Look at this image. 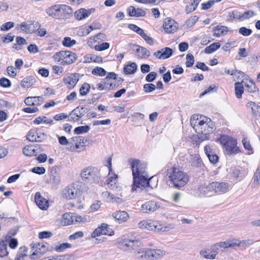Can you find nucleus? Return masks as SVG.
I'll list each match as a JSON object with an SVG mask.
<instances>
[{
    "mask_svg": "<svg viewBox=\"0 0 260 260\" xmlns=\"http://www.w3.org/2000/svg\"><path fill=\"white\" fill-rule=\"evenodd\" d=\"M46 15L55 19L66 20L73 14L71 7L64 4H54L47 7L45 11Z\"/></svg>",
    "mask_w": 260,
    "mask_h": 260,
    "instance_id": "f257e3e1",
    "label": "nucleus"
},
{
    "mask_svg": "<svg viewBox=\"0 0 260 260\" xmlns=\"http://www.w3.org/2000/svg\"><path fill=\"white\" fill-rule=\"evenodd\" d=\"M166 174L173 186L177 189L184 187L189 180L188 175L176 167L168 168Z\"/></svg>",
    "mask_w": 260,
    "mask_h": 260,
    "instance_id": "f03ea898",
    "label": "nucleus"
},
{
    "mask_svg": "<svg viewBox=\"0 0 260 260\" xmlns=\"http://www.w3.org/2000/svg\"><path fill=\"white\" fill-rule=\"evenodd\" d=\"M138 226L142 230H147L154 232H168L175 228L173 223H164L158 220H143L140 221Z\"/></svg>",
    "mask_w": 260,
    "mask_h": 260,
    "instance_id": "7ed1b4c3",
    "label": "nucleus"
},
{
    "mask_svg": "<svg viewBox=\"0 0 260 260\" xmlns=\"http://www.w3.org/2000/svg\"><path fill=\"white\" fill-rule=\"evenodd\" d=\"M216 142H218L222 145L223 150L228 155H235L240 152L241 150L237 146L236 139L228 135H222L218 137Z\"/></svg>",
    "mask_w": 260,
    "mask_h": 260,
    "instance_id": "20e7f679",
    "label": "nucleus"
},
{
    "mask_svg": "<svg viewBox=\"0 0 260 260\" xmlns=\"http://www.w3.org/2000/svg\"><path fill=\"white\" fill-rule=\"evenodd\" d=\"M190 125L194 130H208L214 127V122L209 118L202 115L195 114L190 119Z\"/></svg>",
    "mask_w": 260,
    "mask_h": 260,
    "instance_id": "39448f33",
    "label": "nucleus"
},
{
    "mask_svg": "<svg viewBox=\"0 0 260 260\" xmlns=\"http://www.w3.org/2000/svg\"><path fill=\"white\" fill-rule=\"evenodd\" d=\"M85 189V183L76 181L66 187L62 191V196L67 200L74 199L80 196Z\"/></svg>",
    "mask_w": 260,
    "mask_h": 260,
    "instance_id": "423d86ee",
    "label": "nucleus"
},
{
    "mask_svg": "<svg viewBox=\"0 0 260 260\" xmlns=\"http://www.w3.org/2000/svg\"><path fill=\"white\" fill-rule=\"evenodd\" d=\"M80 176L85 181L100 183L103 182V177L99 170L95 167H87L81 172Z\"/></svg>",
    "mask_w": 260,
    "mask_h": 260,
    "instance_id": "0eeeda50",
    "label": "nucleus"
},
{
    "mask_svg": "<svg viewBox=\"0 0 260 260\" xmlns=\"http://www.w3.org/2000/svg\"><path fill=\"white\" fill-rule=\"evenodd\" d=\"M166 254L165 251L159 249H140L137 252V258L139 259H148L149 260H158Z\"/></svg>",
    "mask_w": 260,
    "mask_h": 260,
    "instance_id": "6e6552de",
    "label": "nucleus"
},
{
    "mask_svg": "<svg viewBox=\"0 0 260 260\" xmlns=\"http://www.w3.org/2000/svg\"><path fill=\"white\" fill-rule=\"evenodd\" d=\"M55 62L62 66L71 64L77 59L75 53L69 51H61L56 53L53 56Z\"/></svg>",
    "mask_w": 260,
    "mask_h": 260,
    "instance_id": "1a4fd4ad",
    "label": "nucleus"
},
{
    "mask_svg": "<svg viewBox=\"0 0 260 260\" xmlns=\"http://www.w3.org/2000/svg\"><path fill=\"white\" fill-rule=\"evenodd\" d=\"M116 78L117 75L115 73H109L105 78L96 84L95 88L100 91L113 89L118 86L116 83Z\"/></svg>",
    "mask_w": 260,
    "mask_h": 260,
    "instance_id": "9d476101",
    "label": "nucleus"
},
{
    "mask_svg": "<svg viewBox=\"0 0 260 260\" xmlns=\"http://www.w3.org/2000/svg\"><path fill=\"white\" fill-rule=\"evenodd\" d=\"M253 241L251 240H246L240 241L238 239H229L225 241L216 243V245L219 246V247L224 249L229 248H234L236 246L245 248L251 245Z\"/></svg>",
    "mask_w": 260,
    "mask_h": 260,
    "instance_id": "9b49d317",
    "label": "nucleus"
},
{
    "mask_svg": "<svg viewBox=\"0 0 260 260\" xmlns=\"http://www.w3.org/2000/svg\"><path fill=\"white\" fill-rule=\"evenodd\" d=\"M153 178V177H150L147 174L133 177V184L132 191H137L141 187L150 186L149 182Z\"/></svg>",
    "mask_w": 260,
    "mask_h": 260,
    "instance_id": "f8f14e48",
    "label": "nucleus"
},
{
    "mask_svg": "<svg viewBox=\"0 0 260 260\" xmlns=\"http://www.w3.org/2000/svg\"><path fill=\"white\" fill-rule=\"evenodd\" d=\"M39 26V23L38 21L23 22L19 24H17L16 29L25 34H32L36 31Z\"/></svg>",
    "mask_w": 260,
    "mask_h": 260,
    "instance_id": "ddd939ff",
    "label": "nucleus"
},
{
    "mask_svg": "<svg viewBox=\"0 0 260 260\" xmlns=\"http://www.w3.org/2000/svg\"><path fill=\"white\" fill-rule=\"evenodd\" d=\"M86 139L82 136H75L70 139V146L67 149L71 151H76L78 149L85 146Z\"/></svg>",
    "mask_w": 260,
    "mask_h": 260,
    "instance_id": "4468645a",
    "label": "nucleus"
},
{
    "mask_svg": "<svg viewBox=\"0 0 260 260\" xmlns=\"http://www.w3.org/2000/svg\"><path fill=\"white\" fill-rule=\"evenodd\" d=\"M131 167L133 177L147 174L146 172V164L144 162H141L139 160H133L131 164Z\"/></svg>",
    "mask_w": 260,
    "mask_h": 260,
    "instance_id": "2eb2a0df",
    "label": "nucleus"
},
{
    "mask_svg": "<svg viewBox=\"0 0 260 260\" xmlns=\"http://www.w3.org/2000/svg\"><path fill=\"white\" fill-rule=\"evenodd\" d=\"M139 243V242L137 240L124 239L118 242L117 246L122 250L128 251L135 249Z\"/></svg>",
    "mask_w": 260,
    "mask_h": 260,
    "instance_id": "dca6fc26",
    "label": "nucleus"
},
{
    "mask_svg": "<svg viewBox=\"0 0 260 260\" xmlns=\"http://www.w3.org/2000/svg\"><path fill=\"white\" fill-rule=\"evenodd\" d=\"M163 26L165 31L168 34L176 32L178 28V23L170 18H167L164 20Z\"/></svg>",
    "mask_w": 260,
    "mask_h": 260,
    "instance_id": "f3484780",
    "label": "nucleus"
},
{
    "mask_svg": "<svg viewBox=\"0 0 260 260\" xmlns=\"http://www.w3.org/2000/svg\"><path fill=\"white\" fill-rule=\"evenodd\" d=\"M211 183L213 191L215 193H225L231 188L227 182H212Z\"/></svg>",
    "mask_w": 260,
    "mask_h": 260,
    "instance_id": "a211bd4d",
    "label": "nucleus"
},
{
    "mask_svg": "<svg viewBox=\"0 0 260 260\" xmlns=\"http://www.w3.org/2000/svg\"><path fill=\"white\" fill-rule=\"evenodd\" d=\"M238 73L242 77H245L244 79H245L246 81H242V83L247 88V90L249 92L255 93L258 91V89L255 86V83L252 80L250 79L248 76H245L244 73L241 71L238 72Z\"/></svg>",
    "mask_w": 260,
    "mask_h": 260,
    "instance_id": "6ab92c4d",
    "label": "nucleus"
},
{
    "mask_svg": "<svg viewBox=\"0 0 260 260\" xmlns=\"http://www.w3.org/2000/svg\"><path fill=\"white\" fill-rule=\"evenodd\" d=\"M159 207L156 202L149 201L142 205L140 210L144 213H151L156 211Z\"/></svg>",
    "mask_w": 260,
    "mask_h": 260,
    "instance_id": "aec40b11",
    "label": "nucleus"
},
{
    "mask_svg": "<svg viewBox=\"0 0 260 260\" xmlns=\"http://www.w3.org/2000/svg\"><path fill=\"white\" fill-rule=\"evenodd\" d=\"M173 53V50L171 48L165 47L154 52L153 55L158 59H165L171 56Z\"/></svg>",
    "mask_w": 260,
    "mask_h": 260,
    "instance_id": "412c9836",
    "label": "nucleus"
},
{
    "mask_svg": "<svg viewBox=\"0 0 260 260\" xmlns=\"http://www.w3.org/2000/svg\"><path fill=\"white\" fill-rule=\"evenodd\" d=\"M79 80L78 74H70L64 78L63 81L69 88H73Z\"/></svg>",
    "mask_w": 260,
    "mask_h": 260,
    "instance_id": "4be33fe9",
    "label": "nucleus"
},
{
    "mask_svg": "<svg viewBox=\"0 0 260 260\" xmlns=\"http://www.w3.org/2000/svg\"><path fill=\"white\" fill-rule=\"evenodd\" d=\"M26 139L30 142H41L44 139V134L41 131H29Z\"/></svg>",
    "mask_w": 260,
    "mask_h": 260,
    "instance_id": "5701e85b",
    "label": "nucleus"
},
{
    "mask_svg": "<svg viewBox=\"0 0 260 260\" xmlns=\"http://www.w3.org/2000/svg\"><path fill=\"white\" fill-rule=\"evenodd\" d=\"M212 192L213 191L212 188V183H210L208 184H203L199 185L196 193L200 197H205Z\"/></svg>",
    "mask_w": 260,
    "mask_h": 260,
    "instance_id": "b1692460",
    "label": "nucleus"
},
{
    "mask_svg": "<svg viewBox=\"0 0 260 260\" xmlns=\"http://www.w3.org/2000/svg\"><path fill=\"white\" fill-rule=\"evenodd\" d=\"M94 11V9H93L86 10L84 8H81L75 12L74 15L76 19L81 20L87 18Z\"/></svg>",
    "mask_w": 260,
    "mask_h": 260,
    "instance_id": "393cba45",
    "label": "nucleus"
},
{
    "mask_svg": "<svg viewBox=\"0 0 260 260\" xmlns=\"http://www.w3.org/2000/svg\"><path fill=\"white\" fill-rule=\"evenodd\" d=\"M35 200L38 206L42 210L46 209L49 206L48 201L41 196L40 192L36 193Z\"/></svg>",
    "mask_w": 260,
    "mask_h": 260,
    "instance_id": "a878e982",
    "label": "nucleus"
},
{
    "mask_svg": "<svg viewBox=\"0 0 260 260\" xmlns=\"http://www.w3.org/2000/svg\"><path fill=\"white\" fill-rule=\"evenodd\" d=\"M112 216L119 223L126 221L129 218L128 213L124 211H117L113 213Z\"/></svg>",
    "mask_w": 260,
    "mask_h": 260,
    "instance_id": "bb28decb",
    "label": "nucleus"
},
{
    "mask_svg": "<svg viewBox=\"0 0 260 260\" xmlns=\"http://www.w3.org/2000/svg\"><path fill=\"white\" fill-rule=\"evenodd\" d=\"M127 12L131 17H142L146 14L145 11L140 8H135L134 6H130L127 9Z\"/></svg>",
    "mask_w": 260,
    "mask_h": 260,
    "instance_id": "cd10ccee",
    "label": "nucleus"
},
{
    "mask_svg": "<svg viewBox=\"0 0 260 260\" xmlns=\"http://www.w3.org/2000/svg\"><path fill=\"white\" fill-rule=\"evenodd\" d=\"M201 132V133H197V134L193 135L190 138L192 141L196 142L197 144H199L201 142L209 139V134L208 133H204L203 131Z\"/></svg>",
    "mask_w": 260,
    "mask_h": 260,
    "instance_id": "c85d7f7f",
    "label": "nucleus"
},
{
    "mask_svg": "<svg viewBox=\"0 0 260 260\" xmlns=\"http://www.w3.org/2000/svg\"><path fill=\"white\" fill-rule=\"evenodd\" d=\"M91 61L99 63L102 61V58L92 54H88L84 56L83 61L84 63H89Z\"/></svg>",
    "mask_w": 260,
    "mask_h": 260,
    "instance_id": "c756f323",
    "label": "nucleus"
},
{
    "mask_svg": "<svg viewBox=\"0 0 260 260\" xmlns=\"http://www.w3.org/2000/svg\"><path fill=\"white\" fill-rule=\"evenodd\" d=\"M228 28L225 26L218 25L213 29V35L216 37L225 35L228 32Z\"/></svg>",
    "mask_w": 260,
    "mask_h": 260,
    "instance_id": "7c9ffc66",
    "label": "nucleus"
},
{
    "mask_svg": "<svg viewBox=\"0 0 260 260\" xmlns=\"http://www.w3.org/2000/svg\"><path fill=\"white\" fill-rule=\"evenodd\" d=\"M137 70V65L135 62H129L123 68V72L126 75L134 74Z\"/></svg>",
    "mask_w": 260,
    "mask_h": 260,
    "instance_id": "2f4dec72",
    "label": "nucleus"
},
{
    "mask_svg": "<svg viewBox=\"0 0 260 260\" xmlns=\"http://www.w3.org/2000/svg\"><path fill=\"white\" fill-rule=\"evenodd\" d=\"M53 123L52 119L47 118L46 116H39L34 120V123L36 124L51 125Z\"/></svg>",
    "mask_w": 260,
    "mask_h": 260,
    "instance_id": "473e14b6",
    "label": "nucleus"
},
{
    "mask_svg": "<svg viewBox=\"0 0 260 260\" xmlns=\"http://www.w3.org/2000/svg\"><path fill=\"white\" fill-rule=\"evenodd\" d=\"M246 107L251 109L253 115L255 116H260V106L253 102H248Z\"/></svg>",
    "mask_w": 260,
    "mask_h": 260,
    "instance_id": "72a5a7b5",
    "label": "nucleus"
},
{
    "mask_svg": "<svg viewBox=\"0 0 260 260\" xmlns=\"http://www.w3.org/2000/svg\"><path fill=\"white\" fill-rule=\"evenodd\" d=\"M254 15V12L252 10H248L244 12H240L237 13L236 17H237V19L240 21H243L251 18Z\"/></svg>",
    "mask_w": 260,
    "mask_h": 260,
    "instance_id": "f704fd0d",
    "label": "nucleus"
},
{
    "mask_svg": "<svg viewBox=\"0 0 260 260\" xmlns=\"http://www.w3.org/2000/svg\"><path fill=\"white\" fill-rule=\"evenodd\" d=\"M102 195L104 197L106 198V200L107 202H116V203H121L122 202V200L118 197L115 196L114 194L110 193L108 191H105L102 193Z\"/></svg>",
    "mask_w": 260,
    "mask_h": 260,
    "instance_id": "c9c22d12",
    "label": "nucleus"
},
{
    "mask_svg": "<svg viewBox=\"0 0 260 260\" xmlns=\"http://www.w3.org/2000/svg\"><path fill=\"white\" fill-rule=\"evenodd\" d=\"M73 213H66L62 215L61 222L64 225H68L74 224Z\"/></svg>",
    "mask_w": 260,
    "mask_h": 260,
    "instance_id": "e433bc0d",
    "label": "nucleus"
},
{
    "mask_svg": "<svg viewBox=\"0 0 260 260\" xmlns=\"http://www.w3.org/2000/svg\"><path fill=\"white\" fill-rule=\"evenodd\" d=\"M235 94L238 99H240L244 92L243 83L241 82H236L235 84Z\"/></svg>",
    "mask_w": 260,
    "mask_h": 260,
    "instance_id": "4c0bfd02",
    "label": "nucleus"
},
{
    "mask_svg": "<svg viewBox=\"0 0 260 260\" xmlns=\"http://www.w3.org/2000/svg\"><path fill=\"white\" fill-rule=\"evenodd\" d=\"M35 83V79L31 77H27L24 78L21 82V85L24 88H28L32 85Z\"/></svg>",
    "mask_w": 260,
    "mask_h": 260,
    "instance_id": "58836bf2",
    "label": "nucleus"
},
{
    "mask_svg": "<svg viewBox=\"0 0 260 260\" xmlns=\"http://www.w3.org/2000/svg\"><path fill=\"white\" fill-rule=\"evenodd\" d=\"M137 48L136 51L138 53V56L140 58H146L150 55V52L146 48L141 47L137 46Z\"/></svg>",
    "mask_w": 260,
    "mask_h": 260,
    "instance_id": "ea45409f",
    "label": "nucleus"
},
{
    "mask_svg": "<svg viewBox=\"0 0 260 260\" xmlns=\"http://www.w3.org/2000/svg\"><path fill=\"white\" fill-rule=\"evenodd\" d=\"M107 184L111 190L116 192H119L121 190V187L117 183V181H112L111 180H107Z\"/></svg>",
    "mask_w": 260,
    "mask_h": 260,
    "instance_id": "a19ab883",
    "label": "nucleus"
},
{
    "mask_svg": "<svg viewBox=\"0 0 260 260\" xmlns=\"http://www.w3.org/2000/svg\"><path fill=\"white\" fill-rule=\"evenodd\" d=\"M86 113V109L84 107H77L75 109H74L72 113H71V115H75L77 117H81L83 116Z\"/></svg>",
    "mask_w": 260,
    "mask_h": 260,
    "instance_id": "79ce46f5",
    "label": "nucleus"
},
{
    "mask_svg": "<svg viewBox=\"0 0 260 260\" xmlns=\"http://www.w3.org/2000/svg\"><path fill=\"white\" fill-rule=\"evenodd\" d=\"M200 2L198 0H193L190 4L186 6L185 11L186 13H190L194 11Z\"/></svg>",
    "mask_w": 260,
    "mask_h": 260,
    "instance_id": "37998d69",
    "label": "nucleus"
},
{
    "mask_svg": "<svg viewBox=\"0 0 260 260\" xmlns=\"http://www.w3.org/2000/svg\"><path fill=\"white\" fill-rule=\"evenodd\" d=\"M219 43H213L205 49V52L207 54H210L219 48Z\"/></svg>",
    "mask_w": 260,
    "mask_h": 260,
    "instance_id": "c03bdc74",
    "label": "nucleus"
},
{
    "mask_svg": "<svg viewBox=\"0 0 260 260\" xmlns=\"http://www.w3.org/2000/svg\"><path fill=\"white\" fill-rule=\"evenodd\" d=\"M8 254L7 242L4 240L0 241V257H4Z\"/></svg>",
    "mask_w": 260,
    "mask_h": 260,
    "instance_id": "a18cd8bd",
    "label": "nucleus"
},
{
    "mask_svg": "<svg viewBox=\"0 0 260 260\" xmlns=\"http://www.w3.org/2000/svg\"><path fill=\"white\" fill-rule=\"evenodd\" d=\"M27 249L25 247H21L17 254L15 260H24V257L26 256Z\"/></svg>",
    "mask_w": 260,
    "mask_h": 260,
    "instance_id": "49530a36",
    "label": "nucleus"
},
{
    "mask_svg": "<svg viewBox=\"0 0 260 260\" xmlns=\"http://www.w3.org/2000/svg\"><path fill=\"white\" fill-rule=\"evenodd\" d=\"M23 153L28 156L36 155L35 150L33 146H26L23 149Z\"/></svg>",
    "mask_w": 260,
    "mask_h": 260,
    "instance_id": "de8ad7c7",
    "label": "nucleus"
},
{
    "mask_svg": "<svg viewBox=\"0 0 260 260\" xmlns=\"http://www.w3.org/2000/svg\"><path fill=\"white\" fill-rule=\"evenodd\" d=\"M199 17L197 16H193L187 19L184 24V26L186 28H190L198 20Z\"/></svg>",
    "mask_w": 260,
    "mask_h": 260,
    "instance_id": "09e8293b",
    "label": "nucleus"
},
{
    "mask_svg": "<svg viewBox=\"0 0 260 260\" xmlns=\"http://www.w3.org/2000/svg\"><path fill=\"white\" fill-rule=\"evenodd\" d=\"M200 255L207 259H214L215 252L212 253L211 251H209L207 250H202L200 251Z\"/></svg>",
    "mask_w": 260,
    "mask_h": 260,
    "instance_id": "8fccbe9b",
    "label": "nucleus"
},
{
    "mask_svg": "<svg viewBox=\"0 0 260 260\" xmlns=\"http://www.w3.org/2000/svg\"><path fill=\"white\" fill-rule=\"evenodd\" d=\"M102 228H103V235L112 236L114 234V232L109 228L107 224L102 223Z\"/></svg>",
    "mask_w": 260,
    "mask_h": 260,
    "instance_id": "3c124183",
    "label": "nucleus"
},
{
    "mask_svg": "<svg viewBox=\"0 0 260 260\" xmlns=\"http://www.w3.org/2000/svg\"><path fill=\"white\" fill-rule=\"evenodd\" d=\"M242 142L244 148L247 150L250 151V152L249 154L253 153V149L250 143V141L247 139V138H243Z\"/></svg>",
    "mask_w": 260,
    "mask_h": 260,
    "instance_id": "603ef678",
    "label": "nucleus"
},
{
    "mask_svg": "<svg viewBox=\"0 0 260 260\" xmlns=\"http://www.w3.org/2000/svg\"><path fill=\"white\" fill-rule=\"evenodd\" d=\"M76 43V41L74 39H71L70 37H65L62 41V45L68 47L73 46Z\"/></svg>",
    "mask_w": 260,
    "mask_h": 260,
    "instance_id": "864d4df0",
    "label": "nucleus"
},
{
    "mask_svg": "<svg viewBox=\"0 0 260 260\" xmlns=\"http://www.w3.org/2000/svg\"><path fill=\"white\" fill-rule=\"evenodd\" d=\"M90 86L87 83H84L79 89L80 94L81 95H86L90 90Z\"/></svg>",
    "mask_w": 260,
    "mask_h": 260,
    "instance_id": "5fc2aeb1",
    "label": "nucleus"
},
{
    "mask_svg": "<svg viewBox=\"0 0 260 260\" xmlns=\"http://www.w3.org/2000/svg\"><path fill=\"white\" fill-rule=\"evenodd\" d=\"M14 26V23L13 22H7L3 24L1 27L0 29L2 31H8Z\"/></svg>",
    "mask_w": 260,
    "mask_h": 260,
    "instance_id": "6e6d98bb",
    "label": "nucleus"
},
{
    "mask_svg": "<svg viewBox=\"0 0 260 260\" xmlns=\"http://www.w3.org/2000/svg\"><path fill=\"white\" fill-rule=\"evenodd\" d=\"M92 73L93 75H99L100 76H104L106 75V71L102 68L96 67L92 71Z\"/></svg>",
    "mask_w": 260,
    "mask_h": 260,
    "instance_id": "4d7b16f0",
    "label": "nucleus"
},
{
    "mask_svg": "<svg viewBox=\"0 0 260 260\" xmlns=\"http://www.w3.org/2000/svg\"><path fill=\"white\" fill-rule=\"evenodd\" d=\"M260 180V168H258L253 176V182L252 184V186L254 187L255 185H257L259 184V181Z\"/></svg>",
    "mask_w": 260,
    "mask_h": 260,
    "instance_id": "13d9d810",
    "label": "nucleus"
},
{
    "mask_svg": "<svg viewBox=\"0 0 260 260\" xmlns=\"http://www.w3.org/2000/svg\"><path fill=\"white\" fill-rule=\"evenodd\" d=\"M110 47L109 43L105 42L101 44L95 45L94 46V49L95 50L98 51H103L106 49H108Z\"/></svg>",
    "mask_w": 260,
    "mask_h": 260,
    "instance_id": "bf43d9fd",
    "label": "nucleus"
},
{
    "mask_svg": "<svg viewBox=\"0 0 260 260\" xmlns=\"http://www.w3.org/2000/svg\"><path fill=\"white\" fill-rule=\"evenodd\" d=\"M89 33L90 31L87 26H85L80 28L77 32L78 35L82 37L87 36Z\"/></svg>",
    "mask_w": 260,
    "mask_h": 260,
    "instance_id": "052dcab7",
    "label": "nucleus"
},
{
    "mask_svg": "<svg viewBox=\"0 0 260 260\" xmlns=\"http://www.w3.org/2000/svg\"><path fill=\"white\" fill-rule=\"evenodd\" d=\"M71 247V245L68 243H63L60 244L59 246H56L55 250L57 252H62L65 249Z\"/></svg>",
    "mask_w": 260,
    "mask_h": 260,
    "instance_id": "680f3d73",
    "label": "nucleus"
},
{
    "mask_svg": "<svg viewBox=\"0 0 260 260\" xmlns=\"http://www.w3.org/2000/svg\"><path fill=\"white\" fill-rule=\"evenodd\" d=\"M186 58V67L188 68L192 67L194 62L193 56L192 54L188 53V54H187Z\"/></svg>",
    "mask_w": 260,
    "mask_h": 260,
    "instance_id": "e2e57ef3",
    "label": "nucleus"
},
{
    "mask_svg": "<svg viewBox=\"0 0 260 260\" xmlns=\"http://www.w3.org/2000/svg\"><path fill=\"white\" fill-rule=\"evenodd\" d=\"M36 98L38 99H42L40 96L38 97H31L29 96L26 98L24 100V103L26 105H34L35 103L36 102Z\"/></svg>",
    "mask_w": 260,
    "mask_h": 260,
    "instance_id": "0e129e2a",
    "label": "nucleus"
},
{
    "mask_svg": "<svg viewBox=\"0 0 260 260\" xmlns=\"http://www.w3.org/2000/svg\"><path fill=\"white\" fill-rule=\"evenodd\" d=\"M144 90L146 92H150L155 90L156 86L154 84L151 83L145 84L144 85Z\"/></svg>",
    "mask_w": 260,
    "mask_h": 260,
    "instance_id": "69168bd1",
    "label": "nucleus"
},
{
    "mask_svg": "<svg viewBox=\"0 0 260 260\" xmlns=\"http://www.w3.org/2000/svg\"><path fill=\"white\" fill-rule=\"evenodd\" d=\"M239 32L244 36H248L251 34L252 30L245 27H242L239 29Z\"/></svg>",
    "mask_w": 260,
    "mask_h": 260,
    "instance_id": "338daca9",
    "label": "nucleus"
},
{
    "mask_svg": "<svg viewBox=\"0 0 260 260\" xmlns=\"http://www.w3.org/2000/svg\"><path fill=\"white\" fill-rule=\"evenodd\" d=\"M103 235V228L102 225L95 229V230L91 233V237L92 238H95L98 236H100Z\"/></svg>",
    "mask_w": 260,
    "mask_h": 260,
    "instance_id": "774afa93",
    "label": "nucleus"
}]
</instances>
